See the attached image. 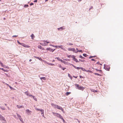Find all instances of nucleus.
I'll list each match as a JSON object with an SVG mask.
<instances>
[{"mask_svg":"<svg viewBox=\"0 0 123 123\" xmlns=\"http://www.w3.org/2000/svg\"><path fill=\"white\" fill-rule=\"evenodd\" d=\"M71 57L73 58L74 59L75 58V56L74 55H71Z\"/></svg>","mask_w":123,"mask_h":123,"instance_id":"24","label":"nucleus"},{"mask_svg":"<svg viewBox=\"0 0 123 123\" xmlns=\"http://www.w3.org/2000/svg\"><path fill=\"white\" fill-rule=\"evenodd\" d=\"M53 46L54 47H56V48H59V46Z\"/></svg>","mask_w":123,"mask_h":123,"instance_id":"37","label":"nucleus"},{"mask_svg":"<svg viewBox=\"0 0 123 123\" xmlns=\"http://www.w3.org/2000/svg\"><path fill=\"white\" fill-rule=\"evenodd\" d=\"M40 79L41 80L43 79L44 80H46V78L45 77H41L40 78Z\"/></svg>","mask_w":123,"mask_h":123,"instance_id":"18","label":"nucleus"},{"mask_svg":"<svg viewBox=\"0 0 123 123\" xmlns=\"http://www.w3.org/2000/svg\"><path fill=\"white\" fill-rule=\"evenodd\" d=\"M80 61L82 62H84V60H80Z\"/></svg>","mask_w":123,"mask_h":123,"instance_id":"44","label":"nucleus"},{"mask_svg":"<svg viewBox=\"0 0 123 123\" xmlns=\"http://www.w3.org/2000/svg\"><path fill=\"white\" fill-rule=\"evenodd\" d=\"M42 109H39V111H41V110H42Z\"/></svg>","mask_w":123,"mask_h":123,"instance_id":"63","label":"nucleus"},{"mask_svg":"<svg viewBox=\"0 0 123 123\" xmlns=\"http://www.w3.org/2000/svg\"><path fill=\"white\" fill-rule=\"evenodd\" d=\"M55 61V60H53V61H52V62H54Z\"/></svg>","mask_w":123,"mask_h":123,"instance_id":"62","label":"nucleus"},{"mask_svg":"<svg viewBox=\"0 0 123 123\" xmlns=\"http://www.w3.org/2000/svg\"><path fill=\"white\" fill-rule=\"evenodd\" d=\"M53 113L55 116L59 118H60L62 117V116L60 114L58 113H55L54 112H53Z\"/></svg>","mask_w":123,"mask_h":123,"instance_id":"4","label":"nucleus"},{"mask_svg":"<svg viewBox=\"0 0 123 123\" xmlns=\"http://www.w3.org/2000/svg\"><path fill=\"white\" fill-rule=\"evenodd\" d=\"M51 104V105L53 107L55 108H56V107L57 105H55L53 103H52Z\"/></svg>","mask_w":123,"mask_h":123,"instance_id":"9","label":"nucleus"},{"mask_svg":"<svg viewBox=\"0 0 123 123\" xmlns=\"http://www.w3.org/2000/svg\"><path fill=\"white\" fill-rule=\"evenodd\" d=\"M71 93V92H67L66 93V95L67 96L68 95L70 94Z\"/></svg>","mask_w":123,"mask_h":123,"instance_id":"21","label":"nucleus"},{"mask_svg":"<svg viewBox=\"0 0 123 123\" xmlns=\"http://www.w3.org/2000/svg\"><path fill=\"white\" fill-rule=\"evenodd\" d=\"M50 49V48H48L47 49V50H49Z\"/></svg>","mask_w":123,"mask_h":123,"instance_id":"52","label":"nucleus"},{"mask_svg":"<svg viewBox=\"0 0 123 123\" xmlns=\"http://www.w3.org/2000/svg\"><path fill=\"white\" fill-rule=\"evenodd\" d=\"M1 69L3 71H4V72L6 71V70H5V69H4L3 68H1Z\"/></svg>","mask_w":123,"mask_h":123,"instance_id":"30","label":"nucleus"},{"mask_svg":"<svg viewBox=\"0 0 123 123\" xmlns=\"http://www.w3.org/2000/svg\"><path fill=\"white\" fill-rule=\"evenodd\" d=\"M69 45H73V44L72 43H69Z\"/></svg>","mask_w":123,"mask_h":123,"instance_id":"48","label":"nucleus"},{"mask_svg":"<svg viewBox=\"0 0 123 123\" xmlns=\"http://www.w3.org/2000/svg\"><path fill=\"white\" fill-rule=\"evenodd\" d=\"M41 112L42 114V116L44 117V110H41Z\"/></svg>","mask_w":123,"mask_h":123,"instance_id":"14","label":"nucleus"},{"mask_svg":"<svg viewBox=\"0 0 123 123\" xmlns=\"http://www.w3.org/2000/svg\"><path fill=\"white\" fill-rule=\"evenodd\" d=\"M72 66L75 68V69H76L77 68V67H76L74 66L73 65H72Z\"/></svg>","mask_w":123,"mask_h":123,"instance_id":"41","label":"nucleus"},{"mask_svg":"<svg viewBox=\"0 0 123 123\" xmlns=\"http://www.w3.org/2000/svg\"><path fill=\"white\" fill-rule=\"evenodd\" d=\"M80 69H81L83 71H85L86 72H88L89 71H87V70H86L85 68L82 67H80Z\"/></svg>","mask_w":123,"mask_h":123,"instance_id":"12","label":"nucleus"},{"mask_svg":"<svg viewBox=\"0 0 123 123\" xmlns=\"http://www.w3.org/2000/svg\"><path fill=\"white\" fill-rule=\"evenodd\" d=\"M29 96H32V97H33V96H32V95H29Z\"/></svg>","mask_w":123,"mask_h":123,"instance_id":"53","label":"nucleus"},{"mask_svg":"<svg viewBox=\"0 0 123 123\" xmlns=\"http://www.w3.org/2000/svg\"><path fill=\"white\" fill-rule=\"evenodd\" d=\"M37 0H34V2H37Z\"/></svg>","mask_w":123,"mask_h":123,"instance_id":"58","label":"nucleus"},{"mask_svg":"<svg viewBox=\"0 0 123 123\" xmlns=\"http://www.w3.org/2000/svg\"><path fill=\"white\" fill-rule=\"evenodd\" d=\"M19 119H20V121H22V118L21 117H19Z\"/></svg>","mask_w":123,"mask_h":123,"instance_id":"38","label":"nucleus"},{"mask_svg":"<svg viewBox=\"0 0 123 123\" xmlns=\"http://www.w3.org/2000/svg\"><path fill=\"white\" fill-rule=\"evenodd\" d=\"M34 57L35 58L37 59H39V60H40L41 61H42L43 60L41 58H39L38 57H37L36 56H34Z\"/></svg>","mask_w":123,"mask_h":123,"instance_id":"13","label":"nucleus"},{"mask_svg":"<svg viewBox=\"0 0 123 123\" xmlns=\"http://www.w3.org/2000/svg\"><path fill=\"white\" fill-rule=\"evenodd\" d=\"M26 112L27 113H31L32 112L31 111H30L28 109H27L26 110Z\"/></svg>","mask_w":123,"mask_h":123,"instance_id":"10","label":"nucleus"},{"mask_svg":"<svg viewBox=\"0 0 123 123\" xmlns=\"http://www.w3.org/2000/svg\"><path fill=\"white\" fill-rule=\"evenodd\" d=\"M17 36H16V35H15V36H13V37H17Z\"/></svg>","mask_w":123,"mask_h":123,"instance_id":"57","label":"nucleus"},{"mask_svg":"<svg viewBox=\"0 0 123 123\" xmlns=\"http://www.w3.org/2000/svg\"><path fill=\"white\" fill-rule=\"evenodd\" d=\"M59 61H61V62H62L63 63H64L65 62L64 61H63L61 59H60V60H59Z\"/></svg>","mask_w":123,"mask_h":123,"instance_id":"34","label":"nucleus"},{"mask_svg":"<svg viewBox=\"0 0 123 123\" xmlns=\"http://www.w3.org/2000/svg\"><path fill=\"white\" fill-rule=\"evenodd\" d=\"M97 64H100V65H101V64H100V63H99V62H97Z\"/></svg>","mask_w":123,"mask_h":123,"instance_id":"46","label":"nucleus"},{"mask_svg":"<svg viewBox=\"0 0 123 123\" xmlns=\"http://www.w3.org/2000/svg\"><path fill=\"white\" fill-rule=\"evenodd\" d=\"M33 5V3H31L30 4V6H31L32 5Z\"/></svg>","mask_w":123,"mask_h":123,"instance_id":"47","label":"nucleus"},{"mask_svg":"<svg viewBox=\"0 0 123 123\" xmlns=\"http://www.w3.org/2000/svg\"><path fill=\"white\" fill-rule=\"evenodd\" d=\"M28 6H29L28 5H25L24 6V7H27Z\"/></svg>","mask_w":123,"mask_h":123,"instance_id":"31","label":"nucleus"},{"mask_svg":"<svg viewBox=\"0 0 123 123\" xmlns=\"http://www.w3.org/2000/svg\"><path fill=\"white\" fill-rule=\"evenodd\" d=\"M80 58H81L82 59H84L85 58L84 57H83L81 55H80Z\"/></svg>","mask_w":123,"mask_h":123,"instance_id":"26","label":"nucleus"},{"mask_svg":"<svg viewBox=\"0 0 123 123\" xmlns=\"http://www.w3.org/2000/svg\"><path fill=\"white\" fill-rule=\"evenodd\" d=\"M105 69L106 70H107V71H109V70H110V67H108V68H106V67H105Z\"/></svg>","mask_w":123,"mask_h":123,"instance_id":"16","label":"nucleus"},{"mask_svg":"<svg viewBox=\"0 0 123 123\" xmlns=\"http://www.w3.org/2000/svg\"><path fill=\"white\" fill-rule=\"evenodd\" d=\"M60 119H62L63 120V122L64 121V119L63 118H62V117Z\"/></svg>","mask_w":123,"mask_h":123,"instance_id":"36","label":"nucleus"},{"mask_svg":"<svg viewBox=\"0 0 123 123\" xmlns=\"http://www.w3.org/2000/svg\"><path fill=\"white\" fill-rule=\"evenodd\" d=\"M64 27H61L60 28H58V30H61H61H62L64 29Z\"/></svg>","mask_w":123,"mask_h":123,"instance_id":"15","label":"nucleus"},{"mask_svg":"<svg viewBox=\"0 0 123 123\" xmlns=\"http://www.w3.org/2000/svg\"><path fill=\"white\" fill-rule=\"evenodd\" d=\"M76 49V50H77V51H78V52H82V50H78V49Z\"/></svg>","mask_w":123,"mask_h":123,"instance_id":"35","label":"nucleus"},{"mask_svg":"<svg viewBox=\"0 0 123 123\" xmlns=\"http://www.w3.org/2000/svg\"><path fill=\"white\" fill-rule=\"evenodd\" d=\"M32 61V60L31 59H30L29 60V61L31 62Z\"/></svg>","mask_w":123,"mask_h":123,"instance_id":"60","label":"nucleus"},{"mask_svg":"<svg viewBox=\"0 0 123 123\" xmlns=\"http://www.w3.org/2000/svg\"><path fill=\"white\" fill-rule=\"evenodd\" d=\"M59 48H60L62 49L63 50L65 51H66V49L63 46L61 45L59 46Z\"/></svg>","mask_w":123,"mask_h":123,"instance_id":"7","label":"nucleus"},{"mask_svg":"<svg viewBox=\"0 0 123 123\" xmlns=\"http://www.w3.org/2000/svg\"><path fill=\"white\" fill-rule=\"evenodd\" d=\"M6 84V85H7V86H9V85L8 84Z\"/></svg>","mask_w":123,"mask_h":123,"instance_id":"59","label":"nucleus"},{"mask_svg":"<svg viewBox=\"0 0 123 123\" xmlns=\"http://www.w3.org/2000/svg\"><path fill=\"white\" fill-rule=\"evenodd\" d=\"M35 109L37 111H39V109H37V108H36Z\"/></svg>","mask_w":123,"mask_h":123,"instance_id":"42","label":"nucleus"},{"mask_svg":"<svg viewBox=\"0 0 123 123\" xmlns=\"http://www.w3.org/2000/svg\"><path fill=\"white\" fill-rule=\"evenodd\" d=\"M38 48H39L40 49H41V48H42V47L40 45H39L38 46Z\"/></svg>","mask_w":123,"mask_h":123,"instance_id":"32","label":"nucleus"},{"mask_svg":"<svg viewBox=\"0 0 123 123\" xmlns=\"http://www.w3.org/2000/svg\"><path fill=\"white\" fill-rule=\"evenodd\" d=\"M73 77H74V78H77V76H76V77H75V76H73Z\"/></svg>","mask_w":123,"mask_h":123,"instance_id":"56","label":"nucleus"},{"mask_svg":"<svg viewBox=\"0 0 123 123\" xmlns=\"http://www.w3.org/2000/svg\"><path fill=\"white\" fill-rule=\"evenodd\" d=\"M25 94L27 96H29V94H28V92H25Z\"/></svg>","mask_w":123,"mask_h":123,"instance_id":"22","label":"nucleus"},{"mask_svg":"<svg viewBox=\"0 0 123 123\" xmlns=\"http://www.w3.org/2000/svg\"><path fill=\"white\" fill-rule=\"evenodd\" d=\"M74 60L76 62H79L75 58L74 59Z\"/></svg>","mask_w":123,"mask_h":123,"instance_id":"17","label":"nucleus"},{"mask_svg":"<svg viewBox=\"0 0 123 123\" xmlns=\"http://www.w3.org/2000/svg\"><path fill=\"white\" fill-rule=\"evenodd\" d=\"M80 78H83V77H82L81 76H80Z\"/></svg>","mask_w":123,"mask_h":123,"instance_id":"45","label":"nucleus"},{"mask_svg":"<svg viewBox=\"0 0 123 123\" xmlns=\"http://www.w3.org/2000/svg\"><path fill=\"white\" fill-rule=\"evenodd\" d=\"M83 55L84 56H85L86 57L87 56V54H83Z\"/></svg>","mask_w":123,"mask_h":123,"instance_id":"28","label":"nucleus"},{"mask_svg":"<svg viewBox=\"0 0 123 123\" xmlns=\"http://www.w3.org/2000/svg\"><path fill=\"white\" fill-rule=\"evenodd\" d=\"M0 64L3 67H5L3 65V63H2L0 61Z\"/></svg>","mask_w":123,"mask_h":123,"instance_id":"20","label":"nucleus"},{"mask_svg":"<svg viewBox=\"0 0 123 123\" xmlns=\"http://www.w3.org/2000/svg\"><path fill=\"white\" fill-rule=\"evenodd\" d=\"M71 55H68V58H70V57H71Z\"/></svg>","mask_w":123,"mask_h":123,"instance_id":"43","label":"nucleus"},{"mask_svg":"<svg viewBox=\"0 0 123 123\" xmlns=\"http://www.w3.org/2000/svg\"><path fill=\"white\" fill-rule=\"evenodd\" d=\"M17 42L20 45H22V46L24 47L27 48H29L30 47V46L28 45L25 44L23 43H20L18 41Z\"/></svg>","mask_w":123,"mask_h":123,"instance_id":"2","label":"nucleus"},{"mask_svg":"<svg viewBox=\"0 0 123 123\" xmlns=\"http://www.w3.org/2000/svg\"><path fill=\"white\" fill-rule=\"evenodd\" d=\"M68 51H73L75 53H77L78 51H76L75 50V49L74 48H69L68 49Z\"/></svg>","mask_w":123,"mask_h":123,"instance_id":"3","label":"nucleus"},{"mask_svg":"<svg viewBox=\"0 0 123 123\" xmlns=\"http://www.w3.org/2000/svg\"><path fill=\"white\" fill-rule=\"evenodd\" d=\"M96 56H90L89 58H92V57H96Z\"/></svg>","mask_w":123,"mask_h":123,"instance_id":"27","label":"nucleus"},{"mask_svg":"<svg viewBox=\"0 0 123 123\" xmlns=\"http://www.w3.org/2000/svg\"><path fill=\"white\" fill-rule=\"evenodd\" d=\"M44 42H46V43H49V42H47V41H44Z\"/></svg>","mask_w":123,"mask_h":123,"instance_id":"54","label":"nucleus"},{"mask_svg":"<svg viewBox=\"0 0 123 123\" xmlns=\"http://www.w3.org/2000/svg\"><path fill=\"white\" fill-rule=\"evenodd\" d=\"M31 36L32 37V39H33V37L34 36V35L33 34H32L31 35Z\"/></svg>","mask_w":123,"mask_h":123,"instance_id":"29","label":"nucleus"},{"mask_svg":"<svg viewBox=\"0 0 123 123\" xmlns=\"http://www.w3.org/2000/svg\"><path fill=\"white\" fill-rule=\"evenodd\" d=\"M94 74H95V75H97L98 76H101V75L99 74H98L97 73H94Z\"/></svg>","mask_w":123,"mask_h":123,"instance_id":"23","label":"nucleus"},{"mask_svg":"<svg viewBox=\"0 0 123 123\" xmlns=\"http://www.w3.org/2000/svg\"><path fill=\"white\" fill-rule=\"evenodd\" d=\"M76 69L79 70L80 69V67H77Z\"/></svg>","mask_w":123,"mask_h":123,"instance_id":"39","label":"nucleus"},{"mask_svg":"<svg viewBox=\"0 0 123 123\" xmlns=\"http://www.w3.org/2000/svg\"><path fill=\"white\" fill-rule=\"evenodd\" d=\"M47 64L49 65H50L52 66H54L55 65L54 64H52V63H48Z\"/></svg>","mask_w":123,"mask_h":123,"instance_id":"19","label":"nucleus"},{"mask_svg":"<svg viewBox=\"0 0 123 123\" xmlns=\"http://www.w3.org/2000/svg\"><path fill=\"white\" fill-rule=\"evenodd\" d=\"M5 68H9V67L8 66H6V67Z\"/></svg>","mask_w":123,"mask_h":123,"instance_id":"51","label":"nucleus"},{"mask_svg":"<svg viewBox=\"0 0 123 123\" xmlns=\"http://www.w3.org/2000/svg\"><path fill=\"white\" fill-rule=\"evenodd\" d=\"M0 120H1L6 121L5 118L0 115Z\"/></svg>","mask_w":123,"mask_h":123,"instance_id":"6","label":"nucleus"},{"mask_svg":"<svg viewBox=\"0 0 123 123\" xmlns=\"http://www.w3.org/2000/svg\"><path fill=\"white\" fill-rule=\"evenodd\" d=\"M56 108H57L58 109L62 111H63V109L62 108V107L57 105V106Z\"/></svg>","mask_w":123,"mask_h":123,"instance_id":"5","label":"nucleus"},{"mask_svg":"<svg viewBox=\"0 0 123 123\" xmlns=\"http://www.w3.org/2000/svg\"><path fill=\"white\" fill-rule=\"evenodd\" d=\"M33 98L34 99L35 101H37V99L34 96H33Z\"/></svg>","mask_w":123,"mask_h":123,"instance_id":"25","label":"nucleus"},{"mask_svg":"<svg viewBox=\"0 0 123 123\" xmlns=\"http://www.w3.org/2000/svg\"><path fill=\"white\" fill-rule=\"evenodd\" d=\"M68 76H69V77H70V74H68Z\"/></svg>","mask_w":123,"mask_h":123,"instance_id":"64","label":"nucleus"},{"mask_svg":"<svg viewBox=\"0 0 123 123\" xmlns=\"http://www.w3.org/2000/svg\"><path fill=\"white\" fill-rule=\"evenodd\" d=\"M76 86V87L77 89L79 90H81L83 91L85 89V88L82 86H80L78 84H76L75 85Z\"/></svg>","mask_w":123,"mask_h":123,"instance_id":"1","label":"nucleus"},{"mask_svg":"<svg viewBox=\"0 0 123 123\" xmlns=\"http://www.w3.org/2000/svg\"><path fill=\"white\" fill-rule=\"evenodd\" d=\"M91 60L92 61H95V60L94 59H91Z\"/></svg>","mask_w":123,"mask_h":123,"instance_id":"50","label":"nucleus"},{"mask_svg":"<svg viewBox=\"0 0 123 123\" xmlns=\"http://www.w3.org/2000/svg\"><path fill=\"white\" fill-rule=\"evenodd\" d=\"M17 106L18 108H24V106L23 105H17Z\"/></svg>","mask_w":123,"mask_h":123,"instance_id":"11","label":"nucleus"},{"mask_svg":"<svg viewBox=\"0 0 123 123\" xmlns=\"http://www.w3.org/2000/svg\"><path fill=\"white\" fill-rule=\"evenodd\" d=\"M59 68H61L63 70H64L66 68H63L62 66L61 65H59Z\"/></svg>","mask_w":123,"mask_h":123,"instance_id":"8","label":"nucleus"},{"mask_svg":"<svg viewBox=\"0 0 123 123\" xmlns=\"http://www.w3.org/2000/svg\"><path fill=\"white\" fill-rule=\"evenodd\" d=\"M9 87L11 89H12V88L10 86H9Z\"/></svg>","mask_w":123,"mask_h":123,"instance_id":"49","label":"nucleus"},{"mask_svg":"<svg viewBox=\"0 0 123 123\" xmlns=\"http://www.w3.org/2000/svg\"><path fill=\"white\" fill-rule=\"evenodd\" d=\"M17 116H18V118H19V117H21L19 115H18V114H17Z\"/></svg>","mask_w":123,"mask_h":123,"instance_id":"33","label":"nucleus"},{"mask_svg":"<svg viewBox=\"0 0 123 123\" xmlns=\"http://www.w3.org/2000/svg\"><path fill=\"white\" fill-rule=\"evenodd\" d=\"M96 70H97V71H99V70H98V69H96Z\"/></svg>","mask_w":123,"mask_h":123,"instance_id":"61","label":"nucleus"},{"mask_svg":"<svg viewBox=\"0 0 123 123\" xmlns=\"http://www.w3.org/2000/svg\"><path fill=\"white\" fill-rule=\"evenodd\" d=\"M59 61V60H60V59L59 58V57H56V58Z\"/></svg>","mask_w":123,"mask_h":123,"instance_id":"40","label":"nucleus"},{"mask_svg":"<svg viewBox=\"0 0 123 123\" xmlns=\"http://www.w3.org/2000/svg\"><path fill=\"white\" fill-rule=\"evenodd\" d=\"M87 71H88V72H90V73H91L92 72V71H90V70H87Z\"/></svg>","mask_w":123,"mask_h":123,"instance_id":"55","label":"nucleus"}]
</instances>
